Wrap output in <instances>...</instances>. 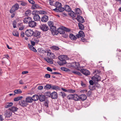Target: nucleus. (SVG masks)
<instances>
[{
    "label": "nucleus",
    "instance_id": "obj_1",
    "mask_svg": "<svg viewBox=\"0 0 121 121\" xmlns=\"http://www.w3.org/2000/svg\"><path fill=\"white\" fill-rule=\"evenodd\" d=\"M67 56L66 55H63L59 56L58 59L61 61L58 62V64L60 65H62L65 64L66 62L65 60L67 59Z\"/></svg>",
    "mask_w": 121,
    "mask_h": 121
},
{
    "label": "nucleus",
    "instance_id": "obj_2",
    "mask_svg": "<svg viewBox=\"0 0 121 121\" xmlns=\"http://www.w3.org/2000/svg\"><path fill=\"white\" fill-rule=\"evenodd\" d=\"M39 28L43 31H46L49 29L48 27L45 24H41L39 26Z\"/></svg>",
    "mask_w": 121,
    "mask_h": 121
},
{
    "label": "nucleus",
    "instance_id": "obj_3",
    "mask_svg": "<svg viewBox=\"0 0 121 121\" xmlns=\"http://www.w3.org/2000/svg\"><path fill=\"white\" fill-rule=\"evenodd\" d=\"M19 8V6L18 4L17 3L16 4L12 7L10 11V13H13L16 10L18 9Z\"/></svg>",
    "mask_w": 121,
    "mask_h": 121
},
{
    "label": "nucleus",
    "instance_id": "obj_4",
    "mask_svg": "<svg viewBox=\"0 0 121 121\" xmlns=\"http://www.w3.org/2000/svg\"><path fill=\"white\" fill-rule=\"evenodd\" d=\"M25 34L27 36L30 37L33 35L34 32L31 29L27 30L26 31Z\"/></svg>",
    "mask_w": 121,
    "mask_h": 121
},
{
    "label": "nucleus",
    "instance_id": "obj_5",
    "mask_svg": "<svg viewBox=\"0 0 121 121\" xmlns=\"http://www.w3.org/2000/svg\"><path fill=\"white\" fill-rule=\"evenodd\" d=\"M101 78V77L99 75H95L92 77V79L94 82L97 83L98 81L100 80Z\"/></svg>",
    "mask_w": 121,
    "mask_h": 121
},
{
    "label": "nucleus",
    "instance_id": "obj_6",
    "mask_svg": "<svg viewBox=\"0 0 121 121\" xmlns=\"http://www.w3.org/2000/svg\"><path fill=\"white\" fill-rule=\"evenodd\" d=\"M50 30L53 35H57V31L56 30V27L55 26H50Z\"/></svg>",
    "mask_w": 121,
    "mask_h": 121
},
{
    "label": "nucleus",
    "instance_id": "obj_7",
    "mask_svg": "<svg viewBox=\"0 0 121 121\" xmlns=\"http://www.w3.org/2000/svg\"><path fill=\"white\" fill-rule=\"evenodd\" d=\"M19 104L23 107H26L27 106L28 104L26 100H22L19 101Z\"/></svg>",
    "mask_w": 121,
    "mask_h": 121
},
{
    "label": "nucleus",
    "instance_id": "obj_8",
    "mask_svg": "<svg viewBox=\"0 0 121 121\" xmlns=\"http://www.w3.org/2000/svg\"><path fill=\"white\" fill-rule=\"evenodd\" d=\"M28 24L30 27L33 28L35 27L36 26L37 23L35 21L32 20V19L31 21H30Z\"/></svg>",
    "mask_w": 121,
    "mask_h": 121
},
{
    "label": "nucleus",
    "instance_id": "obj_9",
    "mask_svg": "<svg viewBox=\"0 0 121 121\" xmlns=\"http://www.w3.org/2000/svg\"><path fill=\"white\" fill-rule=\"evenodd\" d=\"M80 71L82 73L84 74L86 76L89 75L90 74V72L88 70L86 69H81Z\"/></svg>",
    "mask_w": 121,
    "mask_h": 121
},
{
    "label": "nucleus",
    "instance_id": "obj_10",
    "mask_svg": "<svg viewBox=\"0 0 121 121\" xmlns=\"http://www.w3.org/2000/svg\"><path fill=\"white\" fill-rule=\"evenodd\" d=\"M40 33H41L40 32L36 30L34 32L33 35L38 38H39L41 37Z\"/></svg>",
    "mask_w": 121,
    "mask_h": 121
},
{
    "label": "nucleus",
    "instance_id": "obj_11",
    "mask_svg": "<svg viewBox=\"0 0 121 121\" xmlns=\"http://www.w3.org/2000/svg\"><path fill=\"white\" fill-rule=\"evenodd\" d=\"M12 115V112L10 110H7L5 112L4 116L5 117L8 118L10 117Z\"/></svg>",
    "mask_w": 121,
    "mask_h": 121
},
{
    "label": "nucleus",
    "instance_id": "obj_12",
    "mask_svg": "<svg viewBox=\"0 0 121 121\" xmlns=\"http://www.w3.org/2000/svg\"><path fill=\"white\" fill-rule=\"evenodd\" d=\"M32 18L29 17H25L23 20L24 22L26 24H28L30 21H31Z\"/></svg>",
    "mask_w": 121,
    "mask_h": 121
},
{
    "label": "nucleus",
    "instance_id": "obj_13",
    "mask_svg": "<svg viewBox=\"0 0 121 121\" xmlns=\"http://www.w3.org/2000/svg\"><path fill=\"white\" fill-rule=\"evenodd\" d=\"M50 95L52 99H57L58 97V95L57 93L55 92H54L52 93Z\"/></svg>",
    "mask_w": 121,
    "mask_h": 121
},
{
    "label": "nucleus",
    "instance_id": "obj_14",
    "mask_svg": "<svg viewBox=\"0 0 121 121\" xmlns=\"http://www.w3.org/2000/svg\"><path fill=\"white\" fill-rule=\"evenodd\" d=\"M77 21L83 23L84 22V20L83 18L81 16H78L76 18Z\"/></svg>",
    "mask_w": 121,
    "mask_h": 121
},
{
    "label": "nucleus",
    "instance_id": "obj_15",
    "mask_svg": "<svg viewBox=\"0 0 121 121\" xmlns=\"http://www.w3.org/2000/svg\"><path fill=\"white\" fill-rule=\"evenodd\" d=\"M79 100L82 101L85 100L86 99V96L85 94H82L79 96Z\"/></svg>",
    "mask_w": 121,
    "mask_h": 121
},
{
    "label": "nucleus",
    "instance_id": "obj_16",
    "mask_svg": "<svg viewBox=\"0 0 121 121\" xmlns=\"http://www.w3.org/2000/svg\"><path fill=\"white\" fill-rule=\"evenodd\" d=\"M54 6L58 8H60L62 7V5L61 3L58 1H56L54 4Z\"/></svg>",
    "mask_w": 121,
    "mask_h": 121
},
{
    "label": "nucleus",
    "instance_id": "obj_17",
    "mask_svg": "<svg viewBox=\"0 0 121 121\" xmlns=\"http://www.w3.org/2000/svg\"><path fill=\"white\" fill-rule=\"evenodd\" d=\"M79 63L78 62H74L72 63V67L77 68L79 66Z\"/></svg>",
    "mask_w": 121,
    "mask_h": 121
},
{
    "label": "nucleus",
    "instance_id": "obj_18",
    "mask_svg": "<svg viewBox=\"0 0 121 121\" xmlns=\"http://www.w3.org/2000/svg\"><path fill=\"white\" fill-rule=\"evenodd\" d=\"M32 97L30 96H28L25 99V100L27 103H30L32 102L33 100Z\"/></svg>",
    "mask_w": 121,
    "mask_h": 121
},
{
    "label": "nucleus",
    "instance_id": "obj_19",
    "mask_svg": "<svg viewBox=\"0 0 121 121\" xmlns=\"http://www.w3.org/2000/svg\"><path fill=\"white\" fill-rule=\"evenodd\" d=\"M48 20V17L44 15L42 17L41 21L43 22H46Z\"/></svg>",
    "mask_w": 121,
    "mask_h": 121
},
{
    "label": "nucleus",
    "instance_id": "obj_20",
    "mask_svg": "<svg viewBox=\"0 0 121 121\" xmlns=\"http://www.w3.org/2000/svg\"><path fill=\"white\" fill-rule=\"evenodd\" d=\"M64 27L63 28L59 27L57 30V31L59 33L61 34H64L65 33V30H64Z\"/></svg>",
    "mask_w": 121,
    "mask_h": 121
},
{
    "label": "nucleus",
    "instance_id": "obj_21",
    "mask_svg": "<svg viewBox=\"0 0 121 121\" xmlns=\"http://www.w3.org/2000/svg\"><path fill=\"white\" fill-rule=\"evenodd\" d=\"M33 18L35 21H38L40 19V18L38 15H34L33 17Z\"/></svg>",
    "mask_w": 121,
    "mask_h": 121
},
{
    "label": "nucleus",
    "instance_id": "obj_22",
    "mask_svg": "<svg viewBox=\"0 0 121 121\" xmlns=\"http://www.w3.org/2000/svg\"><path fill=\"white\" fill-rule=\"evenodd\" d=\"M30 41L32 46H34L35 45V42L38 43L39 42V40H35V38H33L32 39V40H30Z\"/></svg>",
    "mask_w": 121,
    "mask_h": 121
},
{
    "label": "nucleus",
    "instance_id": "obj_23",
    "mask_svg": "<svg viewBox=\"0 0 121 121\" xmlns=\"http://www.w3.org/2000/svg\"><path fill=\"white\" fill-rule=\"evenodd\" d=\"M39 99L41 102H43L45 101V97L44 95H39Z\"/></svg>",
    "mask_w": 121,
    "mask_h": 121
},
{
    "label": "nucleus",
    "instance_id": "obj_24",
    "mask_svg": "<svg viewBox=\"0 0 121 121\" xmlns=\"http://www.w3.org/2000/svg\"><path fill=\"white\" fill-rule=\"evenodd\" d=\"M69 37L71 39L73 40H75L77 39V37L72 34H70Z\"/></svg>",
    "mask_w": 121,
    "mask_h": 121
},
{
    "label": "nucleus",
    "instance_id": "obj_25",
    "mask_svg": "<svg viewBox=\"0 0 121 121\" xmlns=\"http://www.w3.org/2000/svg\"><path fill=\"white\" fill-rule=\"evenodd\" d=\"M33 101H36L39 99V96L37 95H35L33 96L32 97Z\"/></svg>",
    "mask_w": 121,
    "mask_h": 121
},
{
    "label": "nucleus",
    "instance_id": "obj_26",
    "mask_svg": "<svg viewBox=\"0 0 121 121\" xmlns=\"http://www.w3.org/2000/svg\"><path fill=\"white\" fill-rule=\"evenodd\" d=\"M75 12L77 14L80 15L82 13V11L79 8H76L75 9Z\"/></svg>",
    "mask_w": 121,
    "mask_h": 121
},
{
    "label": "nucleus",
    "instance_id": "obj_27",
    "mask_svg": "<svg viewBox=\"0 0 121 121\" xmlns=\"http://www.w3.org/2000/svg\"><path fill=\"white\" fill-rule=\"evenodd\" d=\"M68 13L70 16L73 17H74L76 16L75 14L71 10L68 12Z\"/></svg>",
    "mask_w": 121,
    "mask_h": 121
},
{
    "label": "nucleus",
    "instance_id": "obj_28",
    "mask_svg": "<svg viewBox=\"0 0 121 121\" xmlns=\"http://www.w3.org/2000/svg\"><path fill=\"white\" fill-rule=\"evenodd\" d=\"M59 9H57L56 8L53 9V10L56 12H62L65 10V9L63 8H58Z\"/></svg>",
    "mask_w": 121,
    "mask_h": 121
},
{
    "label": "nucleus",
    "instance_id": "obj_29",
    "mask_svg": "<svg viewBox=\"0 0 121 121\" xmlns=\"http://www.w3.org/2000/svg\"><path fill=\"white\" fill-rule=\"evenodd\" d=\"M51 89L53 90H59V88L57 86L52 85Z\"/></svg>",
    "mask_w": 121,
    "mask_h": 121
},
{
    "label": "nucleus",
    "instance_id": "obj_30",
    "mask_svg": "<svg viewBox=\"0 0 121 121\" xmlns=\"http://www.w3.org/2000/svg\"><path fill=\"white\" fill-rule=\"evenodd\" d=\"M73 99L75 101H78L80 100L79 96H78L76 94H75L73 95Z\"/></svg>",
    "mask_w": 121,
    "mask_h": 121
},
{
    "label": "nucleus",
    "instance_id": "obj_31",
    "mask_svg": "<svg viewBox=\"0 0 121 121\" xmlns=\"http://www.w3.org/2000/svg\"><path fill=\"white\" fill-rule=\"evenodd\" d=\"M28 45L29 48L30 50L35 52H37V50L35 49L33 47V46H32L31 45H30L29 43L28 44Z\"/></svg>",
    "mask_w": 121,
    "mask_h": 121
},
{
    "label": "nucleus",
    "instance_id": "obj_32",
    "mask_svg": "<svg viewBox=\"0 0 121 121\" xmlns=\"http://www.w3.org/2000/svg\"><path fill=\"white\" fill-rule=\"evenodd\" d=\"M14 92L15 94L14 95H15V94H20L22 93V90L20 89H16L14 91Z\"/></svg>",
    "mask_w": 121,
    "mask_h": 121
},
{
    "label": "nucleus",
    "instance_id": "obj_33",
    "mask_svg": "<svg viewBox=\"0 0 121 121\" xmlns=\"http://www.w3.org/2000/svg\"><path fill=\"white\" fill-rule=\"evenodd\" d=\"M31 7V8L32 9H38L40 8L39 6L37 4H33Z\"/></svg>",
    "mask_w": 121,
    "mask_h": 121
},
{
    "label": "nucleus",
    "instance_id": "obj_34",
    "mask_svg": "<svg viewBox=\"0 0 121 121\" xmlns=\"http://www.w3.org/2000/svg\"><path fill=\"white\" fill-rule=\"evenodd\" d=\"M51 84H47L44 86V88L45 89L49 90L51 88Z\"/></svg>",
    "mask_w": 121,
    "mask_h": 121
},
{
    "label": "nucleus",
    "instance_id": "obj_35",
    "mask_svg": "<svg viewBox=\"0 0 121 121\" xmlns=\"http://www.w3.org/2000/svg\"><path fill=\"white\" fill-rule=\"evenodd\" d=\"M44 59L48 62L50 63V64H52L53 63V62L51 60L48 58H44Z\"/></svg>",
    "mask_w": 121,
    "mask_h": 121
},
{
    "label": "nucleus",
    "instance_id": "obj_36",
    "mask_svg": "<svg viewBox=\"0 0 121 121\" xmlns=\"http://www.w3.org/2000/svg\"><path fill=\"white\" fill-rule=\"evenodd\" d=\"M13 104V103L12 102L7 103L5 105V107L6 108H8L12 106Z\"/></svg>",
    "mask_w": 121,
    "mask_h": 121
},
{
    "label": "nucleus",
    "instance_id": "obj_37",
    "mask_svg": "<svg viewBox=\"0 0 121 121\" xmlns=\"http://www.w3.org/2000/svg\"><path fill=\"white\" fill-rule=\"evenodd\" d=\"M23 97L22 96H17L14 99V100L15 101H17L21 99Z\"/></svg>",
    "mask_w": 121,
    "mask_h": 121
},
{
    "label": "nucleus",
    "instance_id": "obj_38",
    "mask_svg": "<svg viewBox=\"0 0 121 121\" xmlns=\"http://www.w3.org/2000/svg\"><path fill=\"white\" fill-rule=\"evenodd\" d=\"M18 108L16 107L13 106L10 109V110L12 111L13 112H14L16 111Z\"/></svg>",
    "mask_w": 121,
    "mask_h": 121
},
{
    "label": "nucleus",
    "instance_id": "obj_39",
    "mask_svg": "<svg viewBox=\"0 0 121 121\" xmlns=\"http://www.w3.org/2000/svg\"><path fill=\"white\" fill-rule=\"evenodd\" d=\"M32 14L34 15H38V14H39V11L36 10H34L32 12Z\"/></svg>",
    "mask_w": 121,
    "mask_h": 121
},
{
    "label": "nucleus",
    "instance_id": "obj_40",
    "mask_svg": "<svg viewBox=\"0 0 121 121\" xmlns=\"http://www.w3.org/2000/svg\"><path fill=\"white\" fill-rule=\"evenodd\" d=\"M73 95L69 94L67 97V99L69 100L73 99Z\"/></svg>",
    "mask_w": 121,
    "mask_h": 121
},
{
    "label": "nucleus",
    "instance_id": "obj_41",
    "mask_svg": "<svg viewBox=\"0 0 121 121\" xmlns=\"http://www.w3.org/2000/svg\"><path fill=\"white\" fill-rule=\"evenodd\" d=\"M65 9L66 11H68V12L71 10L69 6L67 5H66Z\"/></svg>",
    "mask_w": 121,
    "mask_h": 121
},
{
    "label": "nucleus",
    "instance_id": "obj_42",
    "mask_svg": "<svg viewBox=\"0 0 121 121\" xmlns=\"http://www.w3.org/2000/svg\"><path fill=\"white\" fill-rule=\"evenodd\" d=\"M31 14V11L30 10H27L25 13V14L26 16L30 15Z\"/></svg>",
    "mask_w": 121,
    "mask_h": 121
},
{
    "label": "nucleus",
    "instance_id": "obj_43",
    "mask_svg": "<svg viewBox=\"0 0 121 121\" xmlns=\"http://www.w3.org/2000/svg\"><path fill=\"white\" fill-rule=\"evenodd\" d=\"M45 53H47V56H49L50 57L51 54V51L49 49L48 50H46L45 52Z\"/></svg>",
    "mask_w": 121,
    "mask_h": 121
},
{
    "label": "nucleus",
    "instance_id": "obj_44",
    "mask_svg": "<svg viewBox=\"0 0 121 121\" xmlns=\"http://www.w3.org/2000/svg\"><path fill=\"white\" fill-rule=\"evenodd\" d=\"M78 25L79 29L81 30H83L84 29V26L82 24L80 23H79Z\"/></svg>",
    "mask_w": 121,
    "mask_h": 121
},
{
    "label": "nucleus",
    "instance_id": "obj_45",
    "mask_svg": "<svg viewBox=\"0 0 121 121\" xmlns=\"http://www.w3.org/2000/svg\"><path fill=\"white\" fill-rule=\"evenodd\" d=\"M46 50H44L42 48H39L38 50V52L41 53H43L44 52L45 53V52Z\"/></svg>",
    "mask_w": 121,
    "mask_h": 121
},
{
    "label": "nucleus",
    "instance_id": "obj_46",
    "mask_svg": "<svg viewBox=\"0 0 121 121\" xmlns=\"http://www.w3.org/2000/svg\"><path fill=\"white\" fill-rule=\"evenodd\" d=\"M60 95L63 98L66 96L65 93L63 91H61L60 92Z\"/></svg>",
    "mask_w": 121,
    "mask_h": 121
},
{
    "label": "nucleus",
    "instance_id": "obj_47",
    "mask_svg": "<svg viewBox=\"0 0 121 121\" xmlns=\"http://www.w3.org/2000/svg\"><path fill=\"white\" fill-rule=\"evenodd\" d=\"M13 35L16 37H18L19 36L18 33L16 31H13L12 32Z\"/></svg>",
    "mask_w": 121,
    "mask_h": 121
},
{
    "label": "nucleus",
    "instance_id": "obj_48",
    "mask_svg": "<svg viewBox=\"0 0 121 121\" xmlns=\"http://www.w3.org/2000/svg\"><path fill=\"white\" fill-rule=\"evenodd\" d=\"M60 69L61 70L65 71H70L69 69L64 67H61Z\"/></svg>",
    "mask_w": 121,
    "mask_h": 121
},
{
    "label": "nucleus",
    "instance_id": "obj_49",
    "mask_svg": "<svg viewBox=\"0 0 121 121\" xmlns=\"http://www.w3.org/2000/svg\"><path fill=\"white\" fill-rule=\"evenodd\" d=\"M78 33L80 35L81 37H84L85 36L84 32L82 31H80Z\"/></svg>",
    "mask_w": 121,
    "mask_h": 121
},
{
    "label": "nucleus",
    "instance_id": "obj_50",
    "mask_svg": "<svg viewBox=\"0 0 121 121\" xmlns=\"http://www.w3.org/2000/svg\"><path fill=\"white\" fill-rule=\"evenodd\" d=\"M51 48L53 50H58L59 49L58 47L55 46H52Z\"/></svg>",
    "mask_w": 121,
    "mask_h": 121
},
{
    "label": "nucleus",
    "instance_id": "obj_51",
    "mask_svg": "<svg viewBox=\"0 0 121 121\" xmlns=\"http://www.w3.org/2000/svg\"><path fill=\"white\" fill-rule=\"evenodd\" d=\"M49 4L51 5H54V3L53 2L54 1L52 0H49Z\"/></svg>",
    "mask_w": 121,
    "mask_h": 121
},
{
    "label": "nucleus",
    "instance_id": "obj_52",
    "mask_svg": "<svg viewBox=\"0 0 121 121\" xmlns=\"http://www.w3.org/2000/svg\"><path fill=\"white\" fill-rule=\"evenodd\" d=\"M75 90L71 89H68V92H69L71 93H73L75 92Z\"/></svg>",
    "mask_w": 121,
    "mask_h": 121
},
{
    "label": "nucleus",
    "instance_id": "obj_53",
    "mask_svg": "<svg viewBox=\"0 0 121 121\" xmlns=\"http://www.w3.org/2000/svg\"><path fill=\"white\" fill-rule=\"evenodd\" d=\"M39 14H45L47 13L46 12L43 11H39Z\"/></svg>",
    "mask_w": 121,
    "mask_h": 121
},
{
    "label": "nucleus",
    "instance_id": "obj_54",
    "mask_svg": "<svg viewBox=\"0 0 121 121\" xmlns=\"http://www.w3.org/2000/svg\"><path fill=\"white\" fill-rule=\"evenodd\" d=\"M64 30H65V31L67 32H69L70 31V29H68L67 28L64 27Z\"/></svg>",
    "mask_w": 121,
    "mask_h": 121
},
{
    "label": "nucleus",
    "instance_id": "obj_55",
    "mask_svg": "<svg viewBox=\"0 0 121 121\" xmlns=\"http://www.w3.org/2000/svg\"><path fill=\"white\" fill-rule=\"evenodd\" d=\"M73 73L76 74L78 75H81V73L77 71H73Z\"/></svg>",
    "mask_w": 121,
    "mask_h": 121
},
{
    "label": "nucleus",
    "instance_id": "obj_56",
    "mask_svg": "<svg viewBox=\"0 0 121 121\" xmlns=\"http://www.w3.org/2000/svg\"><path fill=\"white\" fill-rule=\"evenodd\" d=\"M55 57L54 54L52 52L51 54L50 57L51 58H55Z\"/></svg>",
    "mask_w": 121,
    "mask_h": 121
},
{
    "label": "nucleus",
    "instance_id": "obj_57",
    "mask_svg": "<svg viewBox=\"0 0 121 121\" xmlns=\"http://www.w3.org/2000/svg\"><path fill=\"white\" fill-rule=\"evenodd\" d=\"M67 66L69 67H72V63H68L66 64Z\"/></svg>",
    "mask_w": 121,
    "mask_h": 121
},
{
    "label": "nucleus",
    "instance_id": "obj_58",
    "mask_svg": "<svg viewBox=\"0 0 121 121\" xmlns=\"http://www.w3.org/2000/svg\"><path fill=\"white\" fill-rule=\"evenodd\" d=\"M48 25L50 26H51L53 25V22L51 21H49L48 22Z\"/></svg>",
    "mask_w": 121,
    "mask_h": 121
},
{
    "label": "nucleus",
    "instance_id": "obj_59",
    "mask_svg": "<svg viewBox=\"0 0 121 121\" xmlns=\"http://www.w3.org/2000/svg\"><path fill=\"white\" fill-rule=\"evenodd\" d=\"M50 77V75L48 74H46L45 76V77L47 78H49Z\"/></svg>",
    "mask_w": 121,
    "mask_h": 121
},
{
    "label": "nucleus",
    "instance_id": "obj_60",
    "mask_svg": "<svg viewBox=\"0 0 121 121\" xmlns=\"http://www.w3.org/2000/svg\"><path fill=\"white\" fill-rule=\"evenodd\" d=\"M28 1L30 3L32 4H34L35 2L33 0H28Z\"/></svg>",
    "mask_w": 121,
    "mask_h": 121
},
{
    "label": "nucleus",
    "instance_id": "obj_61",
    "mask_svg": "<svg viewBox=\"0 0 121 121\" xmlns=\"http://www.w3.org/2000/svg\"><path fill=\"white\" fill-rule=\"evenodd\" d=\"M91 93V91H88L87 93V96H90V95Z\"/></svg>",
    "mask_w": 121,
    "mask_h": 121
},
{
    "label": "nucleus",
    "instance_id": "obj_62",
    "mask_svg": "<svg viewBox=\"0 0 121 121\" xmlns=\"http://www.w3.org/2000/svg\"><path fill=\"white\" fill-rule=\"evenodd\" d=\"M81 40L82 42H86V40L84 38V37L82 38L81 39Z\"/></svg>",
    "mask_w": 121,
    "mask_h": 121
},
{
    "label": "nucleus",
    "instance_id": "obj_63",
    "mask_svg": "<svg viewBox=\"0 0 121 121\" xmlns=\"http://www.w3.org/2000/svg\"><path fill=\"white\" fill-rule=\"evenodd\" d=\"M13 25L14 28H16V23L15 22L13 23Z\"/></svg>",
    "mask_w": 121,
    "mask_h": 121
},
{
    "label": "nucleus",
    "instance_id": "obj_64",
    "mask_svg": "<svg viewBox=\"0 0 121 121\" xmlns=\"http://www.w3.org/2000/svg\"><path fill=\"white\" fill-rule=\"evenodd\" d=\"M47 69L48 71L50 72H52V69L49 67H47Z\"/></svg>",
    "mask_w": 121,
    "mask_h": 121
}]
</instances>
